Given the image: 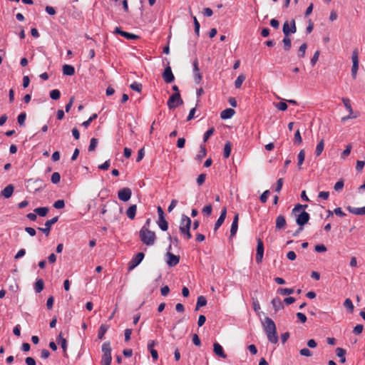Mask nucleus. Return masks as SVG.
<instances>
[{"instance_id": "obj_8", "label": "nucleus", "mask_w": 365, "mask_h": 365, "mask_svg": "<svg viewBox=\"0 0 365 365\" xmlns=\"http://www.w3.org/2000/svg\"><path fill=\"white\" fill-rule=\"evenodd\" d=\"M145 255L143 252H138L128 263V269L132 270L136 267L143 259Z\"/></svg>"}, {"instance_id": "obj_21", "label": "nucleus", "mask_w": 365, "mask_h": 365, "mask_svg": "<svg viewBox=\"0 0 365 365\" xmlns=\"http://www.w3.org/2000/svg\"><path fill=\"white\" fill-rule=\"evenodd\" d=\"M272 304L275 312L284 309V304L279 297H275L272 300Z\"/></svg>"}, {"instance_id": "obj_15", "label": "nucleus", "mask_w": 365, "mask_h": 365, "mask_svg": "<svg viewBox=\"0 0 365 365\" xmlns=\"http://www.w3.org/2000/svg\"><path fill=\"white\" fill-rule=\"evenodd\" d=\"M114 34H119V35L125 37L126 39H129V40L137 39L139 38L138 36H137L134 34L128 33V32L121 30V29L120 27H115V29L114 30Z\"/></svg>"}, {"instance_id": "obj_49", "label": "nucleus", "mask_w": 365, "mask_h": 365, "mask_svg": "<svg viewBox=\"0 0 365 365\" xmlns=\"http://www.w3.org/2000/svg\"><path fill=\"white\" fill-rule=\"evenodd\" d=\"M61 175L58 172H54L51 175V180L53 184H57L60 182Z\"/></svg>"}, {"instance_id": "obj_54", "label": "nucleus", "mask_w": 365, "mask_h": 365, "mask_svg": "<svg viewBox=\"0 0 365 365\" xmlns=\"http://www.w3.org/2000/svg\"><path fill=\"white\" fill-rule=\"evenodd\" d=\"M53 207L56 209H61L65 207V202L63 200H58L53 203Z\"/></svg>"}, {"instance_id": "obj_12", "label": "nucleus", "mask_w": 365, "mask_h": 365, "mask_svg": "<svg viewBox=\"0 0 365 365\" xmlns=\"http://www.w3.org/2000/svg\"><path fill=\"white\" fill-rule=\"evenodd\" d=\"M309 214L305 211H302L299 215H298L296 219V222L299 226L303 227L309 222Z\"/></svg>"}, {"instance_id": "obj_42", "label": "nucleus", "mask_w": 365, "mask_h": 365, "mask_svg": "<svg viewBox=\"0 0 365 365\" xmlns=\"http://www.w3.org/2000/svg\"><path fill=\"white\" fill-rule=\"evenodd\" d=\"M245 80V76L243 74L240 75L235 81V86L236 88H240L242 83Z\"/></svg>"}, {"instance_id": "obj_38", "label": "nucleus", "mask_w": 365, "mask_h": 365, "mask_svg": "<svg viewBox=\"0 0 365 365\" xmlns=\"http://www.w3.org/2000/svg\"><path fill=\"white\" fill-rule=\"evenodd\" d=\"M102 351L104 355H111V348L110 342H105L102 346Z\"/></svg>"}, {"instance_id": "obj_57", "label": "nucleus", "mask_w": 365, "mask_h": 365, "mask_svg": "<svg viewBox=\"0 0 365 365\" xmlns=\"http://www.w3.org/2000/svg\"><path fill=\"white\" fill-rule=\"evenodd\" d=\"M42 180H41L40 178H37V179H29L27 181H26V183H27V186H29L31 185V184H37V185H41L42 184Z\"/></svg>"}, {"instance_id": "obj_41", "label": "nucleus", "mask_w": 365, "mask_h": 365, "mask_svg": "<svg viewBox=\"0 0 365 365\" xmlns=\"http://www.w3.org/2000/svg\"><path fill=\"white\" fill-rule=\"evenodd\" d=\"M342 102L346 110L349 111V114H352L353 110L351 106L350 100L347 98H342Z\"/></svg>"}, {"instance_id": "obj_37", "label": "nucleus", "mask_w": 365, "mask_h": 365, "mask_svg": "<svg viewBox=\"0 0 365 365\" xmlns=\"http://www.w3.org/2000/svg\"><path fill=\"white\" fill-rule=\"evenodd\" d=\"M297 158H298V163H297L298 168L301 169V165H302L303 162L304 161V158H305V152L304 150H301L299 151Z\"/></svg>"}, {"instance_id": "obj_1", "label": "nucleus", "mask_w": 365, "mask_h": 365, "mask_svg": "<svg viewBox=\"0 0 365 365\" xmlns=\"http://www.w3.org/2000/svg\"><path fill=\"white\" fill-rule=\"evenodd\" d=\"M263 329L267 336V339L272 344H277L278 341V336L277 333V328L274 321L267 317L262 322Z\"/></svg>"}, {"instance_id": "obj_50", "label": "nucleus", "mask_w": 365, "mask_h": 365, "mask_svg": "<svg viewBox=\"0 0 365 365\" xmlns=\"http://www.w3.org/2000/svg\"><path fill=\"white\" fill-rule=\"evenodd\" d=\"M130 88L133 91L140 93L142 91V84L137 82H133L130 85Z\"/></svg>"}, {"instance_id": "obj_31", "label": "nucleus", "mask_w": 365, "mask_h": 365, "mask_svg": "<svg viewBox=\"0 0 365 365\" xmlns=\"http://www.w3.org/2000/svg\"><path fill=\"white\" fill-rule=\"evenodd\" d=\"M57 341L61 345L63 351L66 353V348H67V341L66 339L63 338L61 332L59 334L58 336L57 337Z\"/></svg>"}, {"instance_id": "obj_34", "label": "nucleus", "mask_w": 365, "mask_h": 365, "mask_svg": "<svg viewBox=\"0 0 365 365\" xmlns=\"http://www.w3.org/2000/svg\"><path fill=\"white\" fill-rule=\"evenodd\" d=\"M207 304V299L203 296L197 297L195 309H198L201 307H204Z\"/></svg>"}, {"instance_id": "obj_48", "label": "nucleus", "mask_w": 365, "mask_h": 365, "mask_svg": "<svg viewBox=\"0 0 365 365\" xmlns=\"http://www.w3.org/2000/svg\"><path fill=\"white\" fill-rule=\"evenodd\" d=\"M344 306L348 309L349 310V312L351 313L353 312L354 311V305H353V303L351 302V300L350 299H346L344 302Z\"/></svg>"}, {"instance_id": "obj_35", "label": "nucleus", "mask_w": 365, "mask_h": 365, "mask_svg": "<svg viewBox=\"0 0 365 365\" xmlns=\"http://www.w3.org/2000/svg\"><path fill=\"white\" fill-rule=\"evenodd\" d=\"M206 154H207V151H206L205 145H201L200 148V150H199L197 155H196V159L201 160L206 156Z\"/></svg>"}, {"instance_id": "obj_64", "label": "nucleus", "mask_w": 365, "mask_h": 365, "mask_svg": "<svg viewBox=\"0 0 365 365\" xmlns=\"http://www.w3.org/2000/svg\"><path fill=\"white\" fill-rule=\"evenodd\" d=\"M212 207L210 204L205 206L202 209V213H204L206 215H210L212 212Z\"/></svg>"}, {"instance_id": "obj_11", "label": "nucleus", "mask_w": 365, "mask_h": 365, "mask_svg": "<svg viewBox=\"0 0 365 365\" xmlns=\"http://www.w3.org/2000/svg\"><path fill=\"white\" fill-rule=\"evenodd\" d=\"M192 66H193L194 81L197 84H198L202 81V76L200 71V68L198 66V60L197 58L194 60V61L192 63Z\"/></svg>"}, {"instance_id": "obj_52", "label": "nucleus", "mask_w": 365, "mask_h": 365, "mask_svg": "<svg viewBox=\"0 0 365 365\" xmlns=\"http://www.w3.org/2000/svg\"><path fill=\"white\" fill-rule=\"evenodd\" d=\"M294 142L297 145L301 144L302 142V138L299 130H297L294 133Z\"/></svg>"}, {"instance_id": "obj_3", "label": "nucleus", "mask_w": 365, "mask_h": 365, "mask_svg": "<svg viewBox=\"0 0 365 365\" xmlns=\"http://www.w3.org/2000/svg\"><path fill=\"white\" fill-rule=\"evenodd\" d=\"M191 220L189 217L185 215H182L180 225V232L187 240L192 238V235L190 232L191 227Z\"/></svg>"}, {"instance_id": "obj_22", "label": "nucleus", "mask_w": 365, "mask_h": 365, "mask_svg": "<svg viewBox=\"0 0 365 365\" xmlns=\"http://www.w3.org/2000/svg\"><path fill=\"white\" fill-rule=\"evenodd\" d=\"M286 226V220L285 217L280 215L276 218V229L282 230L284 229Z\"/></svg>"}, {"instance_id": "obj_39", "label": "nucleus", "mask_w": 365, "mask_h": 365, "mask_svg": "<svg viewBox=\"0 0 365 365\" xmlns=\"http://www.w3.org/2000/svg\"><path fill=\"white\" fill-rule=\"evenodd\" d=\"M307 48V45L306 43H302L298 50V57L304 58L305 56L306 50Z\"/></svg>"}, {"instance_id": "obj_19", "label": "nucleus", "mask_w": 365, "mask_h": 365, "mask_svg": "<svg viewBox=\"0 0 365 365\" xmlns=\"http://www.w3.org/2000/svg\"><path fill=\"white\" fill-rule=\"evenodd\" d=\"M346 210L354 215H365V207H353L351 206H348Z\"/></svg>"}, {"instance_id": "obj_24", "label": "nucleus", "mask_w": 365, "mask_h": 365, "mask_svg": "<svg viewBox=\"0 0 365 365\" xmlns=\"http://www.w3.org/2000/svg\"><path fill=\"white\" fill-rule=\"evenodd\" d=\"M137 211V205H131L126 210V215L130 220H133L135 217Z\"/></svg>"}, {"instance_id": "obj_60", "label": "nucleus", "mask_w": 365, "mask_h": 365, "mask_svg": "<svg viewBox=\"0 0 365 365\" xmlns=\"http://www.w3.org/2000/svg\"><path fill=\"white\" fill-rule=\"evenodd\" d=\"M364 329V326L362 324H357L353 329V333L354 334H360Z\"/></svg>"}, {"instance_id": "obj_55", "label": "nucleus", "mask_w": 365, "mask_h": 365, "mask_svg": "<svg viewBox=\"0 0 365 365\" xmlns=\"http://www.w3.org/2000/svg\"><path fill=\"white\" fill-rule=\"evenodd\" d=\"M193 21H194V26H195V33L197 36L200 35V23L198 22L197 18L195 16H193Z\"/></svg>"}, {"instance_id": "obj_23", "label": "nucleus", "mask_w": 365, "mask_h": 365, "mask_svg": "<svg viewBox=\"0 0 365 365\" xmlns=\"http://www.w3.org/2000/svg\"><path fill=\"white\" fill-rule=\"evenodd\" d=\"M14 190V186L12 185H9L1 191V195L5 198H9L12 195Z\"/></svg>"}, {"instance_id": "obj_51", "label": "nucleus", "mask_w": 365, "mask_h": 365, "mask_svg": "<svg viewBox=\"0 0 365 365\" xmlns=\"http://www.w3.org/2000/svg\"><path fill=\"white\" fill-rule=\"evenodd\" d=\"M214 132H215V128L212 127V128H210V129H208L205 133V134L203 135L204 143H205L210 138V137L214 133Z\"/></svg>"}, {"instance_id": "obj_43", "label": "nucleus", "mask_w": 365, "mask_h": 365, "mask_svg": "<svg viewBox=\"0 0 365 365\" xmlns=\"http://www.w3.org/2000/svg\"><path fill=\"white\" fill-rule=\"evenodd\" d=\"M26 118V113L25 112L21 113L17 118L18 123L20 126L25 125V120Z\"/></svg>"}, {"instance_id": "obj_4", "label": "nucleus", "mask_w": 365, "mask_h": 365, "mask_svg": "<svg viewBox=\"0 0 365 365\" xmlns=\"http://www.w3.org/2000/svg\"><path fill=\"white\" fill-rule=\"evenodd\" d=\"M182 103L183 101L181 98L180 93H175L169 98L167 102V106L169 109L173 110Z\"/></svg>"}, {"instance_id": "obj_28", "label": "nucleus", "mask_w": 365, "mask_h": 365, "mask_svg": "<svg viewBox=\"0 0 365 365\" xmlns=\"http://www.w3.org/2000/svg\"><path fill=\"white\" fill-rule=\"evenodd\" d=\"M158 225L163 231H166L168 229V223L165 217L158 218Z\"/></svg>"}, {"instance_id": "obj_10", "label": "nucleus", "mask_w": 365, "mask_h": 365, "mask_svg": "<svg viewBox=\"0 0 365 365\" xmlns=\"http://www.w3.org/2000/svg\"><path fill=\"white\" fill-rule=\"evenodd\" d=\"M264 255V244L260 238L257 239V254H256V262L257 264H260L262 261Z\"/></svg>"}, {"instance_id": "obj_44", "label": "nucleus", "mask_w": 365, "mask_h": 365, "mask_svg": "<svg viewBox=\"0 0 365 365\" xmlns=\"http://www.w3.org/2000/svg\"><path fill=\"white\" fill-rule=\"evenodd\" d=\"M112 361V356L111 355H103L102 359H101V364L102 365H110Z\"/></svg>"}, {"instance_id": "obj_16", "label": "nucleus", "mask_w": 365, "mask_h": 365, "mask_svg": "<svg viewBox=\"0 0 365 365\" xmlns=\"http://www.w3.org/2000/svg\"><path fill=\"white\" fill-rule=\"evenodd\" d=\"M226 216H227V208H226V207H224L221 210V213H220L219 218L217 219V222L215 224V227H214L215 231H216L222 225V223L224 222V221L226 218Z\"/></svg>"}, {"instance_id": "obj_61", "label": "nucleus", "mask_w": 365, "mask_h": 365, "mask_svg": "<svg viewBox=\"0 0 365 365\" xmlns=\"http://www.w3.org/2000/svg\"><path fill=\"white\" fill-rule=\"evenodd\" d=\"M275 107L279 110H286L287 109V105L285 102H279L275 105Z\"/></svg>"}, {"instance_id": "obj_17", "label": "nucleus", "mask_w": 365, "mask_h": 365, "mask_svg": "<svg viewBox=\"0 0 365 365\" xmlns=\"http://www.w3.org/2000/svg\"><path fill=\"white\" fill-rule=\"evenodd\" d=\"M156 344V341L154 340H150L148 343V349L150 352L152 358L154 361H156L158 359V354L157 350L154 349V346Z\"/></svg>"}, {"instance_id": "obj_40", "label": "nucleus", "mask_w": 365, "mask_h": 365, "mask_svg": "<svg viewBox=\"0 0 365 365\" xmlns=\"http://www.w3.org/2000/svg\"><path fill=\"white\" fill-rule=\"evenodd\" d=\"M277 292L282 295H289L293 294L294 289L292 288H279Z\"/></svg>"}, {"instance_id": "obj_9", "label": "nucleus", "mask_w": 365, "mask_h": 365, "mask_svg": "<svg viewBox=\"0 0 365 365\" xmlns=\"http://www.w3.org/2000/svg\"><path fill=\"white\" fill-rule=\"evenodd\" d=\"M58 216L54 217L45 222V227H38V230L43 232L46 235V236H48L52 225L55 224L58 221Z\"/></svg>"}, {"instance_id": "obj_45", "label": "nucleus", "mask_w": 365, "mask_h": 365, "mask_svg": "<svg viewBox=\"0 0 365 365\" xmlns=\"http://www.w3.org/2000/svg\"><path fill=\"white\" fill-rule=\"evenodd\" d=\"M60 96H61V92L58 89L52 90L50 92V98L53 100H55V101L58 100L60 98Z\"/></svg>"}, {"instance_id": "obj_63", "label": "nucleus", "mask_w": 365, "mask_h": 365, "mask_svg": "<svg viewBox=\"0 0 365 365\" xmlns=\"http://www.w3.org/2000/svg\"><path fill=\"white\" fill-rule=\"evenodd\" d=\"M237 229H238V225L232 223L231 228H230V237H233L236 235V233L237 232Z\"/></svg>"}, {"instance_id": "obj_56", "label": "nucleus", "mask_w": 365, "mask_h": 365, "mask_svg": "<svg viewBox=\"0 0 365 365\" xmlns=\"http://www.w3.org/2000/svg\"><path fill=\"white\" fill-rule=\"evenodd\" d=\"M269 193V190H267L261 195L259 199L262 203H265L267 202Z\"/></svg>"}, {"instance_id": "obj_62", "label": "nucleus", "mask_w": 365, "mask_h": 365, "mask_svg": "<svg viewBox=\"0 0 365 365\" xmlns=\"http://www.w3.org/2000/svg\"><path fill=\"white\" fill-rule=\"evenodd\" d=\"M299 353L302 356H311L312 355V352L308 348L302 349Z\"/></svg>"}, {"instance_id": "obj_18", "label": "nucleus", "mask_w": 365, "mask_h": 365, "mask_svg": "<svg viewBox=\"0 0 365 365\" xmlns=\"http://www.w3.org/2000/svg\"><path fill=\"white\" fill-rule=\"evenodd\" d=\"M213 351L217 356L221 358H227V354H225L222 346L217 342L213 344Z\"/></svg>"}, {"instance_id": "obj_2", "label": "nucleus", "mask_w": 365, "mask_h": 365, "mask_svg": "<svg viewBox=\"0 0 365 365\" xmlns=\"http://www.w3.org/2000/svg\"><path fill=\"white\" fill-rule=\"evenodd\" d=\"M140 241L147 246H153L156 240L155 233L145 226H143L139 231Z\"/></svg>"}, {"instance_id": "obj_29", "label": "nucleus", "mask_w": 365, "mask_h": 365, "mask_svg": "<svg viewBox=\"0 0 365 365\" xmlns=\"http://www.w3.org/2000/svg\"><path fill=\"white\" fill-rule=\"evenodd\" d=\"M34 211L36 215H38L41 217H45L48 214V207H37V208H35Z\"/></svg>"}, {"instance_id": "obj_53", "label": "nucleus", "mask_w": 365, "mask_h": 365, "mask_svg": "<svg viewBox=\"0 0 365 365\" xmlns=\"http://www.w3.org/2000/svg\"><path fill=\"white\" fill-rule=\"evenodd\" d=\"M97 144H98V139H96L95 138H91V141H90V145L88 147V150L89 151L95 150V149L97 146Z\"/></svg>"}, {"instance_id": "obj_47", "label": "nucleus", "mask_w": 365, "mask_h": 365, "mask_svg": "<svg viewBox=\"0 0 365 365\" xmlns=\"http://www.w3.org/2000/svg\"><path fill=\"white\" fill-rule=\"evenodd\" d=\"M344 181L343 179H340L339 180H338L334 186V189L337 191V192H339L341 191L343 187H344Z\"/></svg>"}, {"instance_id": "obj_58", "label": "nucleus", "mask_w": 365, "mask_h": 365, "mask_svg": "<svg viewBox=\"0 0 365 365\" xmlns=\"http://www.w3.org/2000/svg\"><path fill=\"white\" fill-rule=\"evenodd\" d=\"M319 54H320L319 51H317L314 53V56H312L311 61H310L312 66H314L316 64V63L317 62V61L319 59Z\"/></svg>"}, {"instance_id": "obj_14", "label": "nucleus", "mask_w": 365, "mask_h": 365, "mask_svg": "<svg viewBox=\"0 0 365 365\" xmlns=\"http://www.w3.org/2000/svg\"><path fill=\"white\" fill-rule=\"evenodd\" d=\"M167 264L169 267H175L180 262V256L175 255L174 254L168 252H167Z\"/></svg>"}, {"instance_id": "obj_13", "label": "nucleus", "mask_w": 365, "mask_h": 365, "mask_svg": "<svg viewBox=\"0 0 365 365\" xmlns=\"http://www.w3.org/2000/svg\"><path fill=\"white\" fill-rule=\"evenodd\" d=\"M163 78L167 83H170L175 80V76L172 72L171 68L170 66H168L163 73Z\"/></svg>"}, {"instance_id": "obj_46", "label": "nucleus", "mask_w": 365, "mask_h": 365, "mask_svg": "<svg viewBox=\"0 0 365 365\" xmlns=\"http://www.w3.org/2000/svg\"><path fill=\"white\" fill-rule=\"evenodd\" d=\"M307 205L297 204L292 210V214H296L297 212H299L302 210L304 211V210L307 209Z\"/></svg>"}, {"instance_id": "obj_20", "label": "nucleus", "mask_w": 365, "mask_h": 365, "mask_svg": "<svg viewBox=\"0 0 365 365\" xmlns=\"http://www.w3.org/2000/svg\"><path fill=\"white\" fill-rule=\"evenodd\" d=\"M235 113V111L232 108H226L222 110L220 113V118L222 119L226 120L231 118Z\"/></svg>"}, {"instance_id": "obj_27", "label": "nucleus", "mask_w": 365, "mask_h": 365, "mask_svg": "<svg viewBox=\"0 0 365 365\" xmlns=\"http://www.w3.org/2000/svg\"><path fill=\"white\" fill-rule=\"evenodd\" d=\"M63 73L66 76H73L75 73V68L71 65L65 64L63 66Z\"/></svg>"}, {"instance_id": "obj_25", "label": "nucleus", "mask_w": 365, "mask_h": 365, "mask_svg": "<svg viewBox=\"0 0 365 365\" xmlns=\"http://www.w3.org/2000/svg\"><path fill=\"white\" fill-rule=\"evenodd\" d=\"M109 326L108 324H101L98 331V338L102 340L104 338L105 334L107 332Z\"/></svg>"}, {"instance_id": "obj_5", "label": "nucleus", "mask_w": 365, "mask_h": 365, "mask_svg": "<svg viewBox=\"0 0 365 365\" xmlns=\"http://www.w3.org/2000/svg\"><path fill=\"white\" fill-rule=\"evenodd\" d=\"M282 31L284 36H289L292 34H295L297 32V26L294 19H292L290 22L286 21L282 26Z\"/></svg>"}, {"instance_id": "obj_32", "label": "nucleus", "mask_w": 365, "mask_h": 365, "mask_svg": "<svg viewBox=\"0 0 365 365\" xmlns=\"http://www.w3.org/2000/svg\"><path fill=\"white\" fill-rule=\"evenodd\" d=\"M282 43H283V48H284V50L285 51H288L291 49V47H292V41H291V38L289 36H284L283 40H282Z\"/></svg>"}, {"instance_id": "obj_7", "label": "nucleus", "mask_w": 365, "mask_h": 365, "mask_svg": "<svg viewBox=\"0 0 365 365\" xmlns=\"http://www.w3.org/2000/svg\"><path fill=\"white\" fill-rule=\"evenodd\" d=\"M132 195L131 189L129 187H123L118 192V197L120 200L123 202L128 201Z\"/></svg>"}, {"instance_id": "obj_30", "label": "nucleus", "mask_w": 365, "mask_h": 365, "mask_svg": "<svg viewBox=\"0 0 365 365\" xmlns=\"http://www.w3.org/2000/svg\"><path fill=\"white\" fill-rule=\"evenodd\" d=\"M44 287V282L42 279H38L34 284V289L36 293H40Z\"/></svg>"}, {"instance_id": "obj_36", "label": "nucleus", "mask_w": 365, "mask_h": 365, "mask_svg": "<svg viewBox=\"0 0 365 365\" xmlns=\"http://www.w3.org/2000/svg\"><path fill=\"white\" fill-rule=\"evenodd\" d=\"M324 140L322 139L316 147V150H315L316 156H319L322 154V153L324 150Z\"/></svg>"}, {"instance_id": "obj_33", "label": "nucleus", "mask_w": 365, "mask_h": 365, "mask_svg": "<svg viewBox=\"0 0 365 365\" xmlns=\"http://www.w3.org/2000/svg\"><path fill=\"white\" fill-rule=\"evenodd\" d=\"M232 150V143L230 141H227L224 147L223 156L225 158H227L230 155Z\"/></svg>"}, {"instance_id": "obj_6", "label": "nucleus", "mask_w": 365, "mask_h": 365, "mask_svg": "<svg viewBox=\"0 0 365 365\" xmlns=\"http://www.w3.org/2000/svg\"><path fill=\"white\" fill-rule=\"evenodd\" d=\"M352 60V68H351V76L354 79L356 78L357 71L359 69V53L357 49H354L351 56Z\"/></svg>"}, {"instance_id": "obj_26", "label": "nucleus", "mask_w": 365, "mask_h": 365, "mask_svg": "<svg viewBox=\"0 0 365 365\" xmlns=\"http://www.w3.org/2000/svg\"><path fill=\"white\" fill-rule=\"evenodd\" d=\"M346 351L343 348L338 347L336 349V354L338 357L340 358L341 363H344L346 361Z\"/></svg>"}, {"instance_id": "obj_59", "label": "nucleus", "mask_w": 365, "mask_h": 365, "mask_svg": "<svg viewBox=\"0 0 365 365\" xmlns=\"http://www.w3.org/2000/svg\"><path fill=\"white\" fill-rule=\"evenodd\" d=\"M351 150V145H348L346 146V148L342 152L341 157L342 158H345L346 157H347L350 154Z\"/></svg>"}]
</instances>
